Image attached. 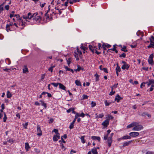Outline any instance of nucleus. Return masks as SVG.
<instances>
[{
    "label": "nucleus",
    "instance_id": "1",
    "mask_svg": "<svg viewBox=\"0 0 154 154\" xmlns=\"http://www.w3.org/2000/svg\"><path fill=\"white\" fill-rule=\"evenodd\" d=\"M38 15L37 13H35L33 14H32L30 13H29L27 14V16L23 15V19L26 20V21H29V20L31 19L34 16H36Z\"/></svg>",
    "mask_w": 154,
    "mask_h": 154
},
{
    "label": "nucleus",
    "instance_id": "2",
    "mask_svg": "<svg viewBox=\"0 0 154 154\" xmlns=\"http://www.w3.org/2000/svg\"><path fill=\"white\" fill-rule=\"evenodd\" d=\"M136 125L134 126L132 130L136 131H139L143 128V127L141 125H140L139 122H135Z\"/></svg>",
    "mask_w": 154,
    "mask_h": 154
},
{
    "label": "nucleus",
    "instance_id": "3",
    "mask_svg": "<svg viewBox=\"0 0 154 154\" xmlns=\"http://www.w3.org/2000/svg\"><path fill=\"white\" fill-rule=\"evenodd\" d=\"M114 135V133H112L111 134L110 136L108 137L107 142L108 143V145L109 147H110L111 146V144L112 142V137Z\"/></svg>",
    "mask_w": 154,
    "mask_h": 154
},
{
    "label": "nucleus",
    "instance_id": "4",
    "mask_svg": "<svg viewBox=\"0 0 154 154\" xmlns=\"http://www.w3.org/2000/svg\"><path fill=\"white\" fill-rule=\"evenodd\" d=\"M153 55L152 54L150 55L148 59V62L149 64L152 65L154 64L153 60Z\"/></svg>",
    "mask_w": 154,
    "mask_h": 154
},
{
    "label": "nucleus",
    "instance_id": "5",
    "mask_svg": "<svg viewBox=\"0 0 154 154\" xmlns=\"http://www.w3.org/2000/svg\"><path fill=\"white\" fill-rule=\"evenodd\" d=\"M129 134L130 135L131 137H135L138 136L139 134L138 132H132L129 133Z\"/></svg>",
    "mask_w": 154,
    "mask_h": 154
},
{
    "label": "nucleus",
    "instance_id": "6",
    "mask_svg": "<svg viewBox=\"0 0 154 154\" xmlns=\"http://www.w3.org/2000/svg\"><path fill=\"white\" fill-rule=\"evenodd\" d=\"M37 135L38 136H41L42 135V131L40 128V126L38 125H37Z\"/></svg>",
    "mask_w": 154,
    "mask_h": 154
},
{
    "label": "nucleus",
    "instance_id": "7",
    "mask_svg": "<svg viewBox=\"0 0 154 154\" xmlns=\"http://www.w3.org/2000/svg\"><path fill=\"white\" fill-rule=\"evenodd\" d=\"M14 11H12L11 13L10 14V17L12 18V17H15L17 18V20H18L19 19V18H20V16L19 14L14 15Z\"/></svg>",
    "mask_w": 154,
    "mask_h": 154
},
{
    "label": "nucleus",
    "instance_id": "8",
    "mask_svg": "<svg viewBox=\"0 0 154 154\" xmlns=\"http://www.w3.org/2000/svg\"><path fill=\"white\" fill-rule=\"evenodd\" d=\"M23 73L27 74L29 72V71L26 65H24L23 66Z\"/></svg>",
    "mask_w": 154,
    "mask_h": 154
},
{
    "label": "nucleus",
    "instance_id": "9",
    "mask_svg": "<svg viewBox=\"0 0 154 154\" xmlns=\"http://www.w3.org/2000/svg\"><path fill=\"white\" fill-rule=\"evenodd\" d=\"M109 124V122L108 119H106L102 123V125L105 127H107Z\"/></svg>",
    "mask_w": 154,
    "mask_h": 154
},
{
    "label": "nucleus",
    "instance_id": "10",
    "mask_svg": "<svg viewBox=\"0 0 154 154\" xmlns=\"http://www.w3.org/2000/svg\"><path fill=\"white\" fill-rule=\"evenodd\" d=\"M60 134H58L57 135H56L53 137V140L54 141H57L58 139H60Z\"/></svg>",
    "mask_w": 154,
    "mask_h": 154
},
{
    "label": "nucleus",
    "instance_id": "11",
    "mask_svg": "<svg viewBox=\"0 0 154 154\" xmlns=\"http://www.w3.org/2000/svg\"><path fill=\"white\" fill-rule=\"evenodd\" d=\"M134 141V140H131L129 141H128L125 142L123 143V146H128L129 145L130 143L132 142H133Z\"/></svg>",
    "mask_w": 154,
    "mask_h": 154
},
{
    "label": "nucleus",
    "instance_id": "12",
    "mask_svg": "<svg viewBox=\"0 0 154 154\" xmlns=\"http://www.w3.org/2000/svg\"><path fill=\"white\" fill-rule=\"evenodd\" d=\"M111 132V131L110 130H108L107 131V134H105L104 136L103 137L104 140H107L109 134L110 132Z\"/></svg>",
    "mask_w": 154,
    "mask_h": 154
},
{
    "label": "nucleus",
    "instance_id": "13",
    "mask_svg": "<svg viewBox=\"0 0 154 154\" xmlns=\"http://www.w3.org/2000/svg\"><path fill=\"white\" fill-rule=\"evenodd\" d=\"M131 139V137L130 135H125L123 136L121 138H120V139H122L123 140H127V139Z\"/></svg>",
    "mask_w": 154,
    "mask_h": 154
},
{
    "label": "nucleus",
    "instance_id": "14",
    "mask_svg": "<svg viewBox=\"0 0 154 154\" xmlns=\"http://www.w3.org/2000/svg\"><path fill=\"white\" fill-rule=\"evenodd\" d=\"M130 67V65L128 64H123L122 67V69L124 70L126 69L128 70Z\"/></svg>",
    "mask_w": 154,
    "mask_h": 154
},
{
    "label": "nucleus",
    "instance_id": "15",
    "mask_svg": "<svg viewBox=\"0 0 154 154\" xmlns=\"http://www.w3.org/2000/svg\"><path fill=\"white\" fill-rule=\"evenodd\" d=\"M122 99V98L120 97V96L119 94H118L115 98V101H117L118 102H119Z\"/></svg>",
    "mask_w": 154,
    "mask_h": 154
},
{
    "label": "nucleus",
    "instance_id": "16",
    "mask_svg": "<svg viewBox=\"0 0 154 154\" xmlns=\"http://www.w3.org/2000/svg\"><path fill=\"white\" fill-rule=\"evenodd\" d=\"M34 19L36 21H38L39 20H41L42 17L40 16V15H38H38H37L36 16H34Z\"/></svg>",
    "mask_w": 154,
    "mask_h": 154
},
{
    "label": "nucleus",
    "instance_id": "17",
    "mask_svg": "<svg viewBox=\"0 0 154 154\" xmlns=\"http://www.w3.org/2000/svg\"><path fill=\"white\" fill-rule=\"evenodd\" d=\"M25 148L26 151H29V149L30 148V147L28 143H25Z\"/></svg>",
    "mask_w": 154,
    "mask_h": 154
},
{
    "label": "nucleus",
    "instance_id": "18",
    "mask_svg": "<svg viewBox=\"0 0 154 154\" xmlns=\"http://www.w3.org/2000/svg\"><path fill=\"white\" fill-rule=\"evenodd\" d=\"M59 88L60 89L64 90H66V87L61 83L59 84Z\"/></svg>",
    "mask_w": 154,
    "mask_h": 154
},
{
    "label": "nucleus",
    "instance_id": "19",
    "mask_svg": "<svg viewBox=\"0 0 154 154\" xmlns=\"http://www.w3.org/2000/svg\"><path fill=\"white\" fill-rule=\"evenodd\" d=\"M91 138L93 140H96L99 141H100V138L99 137L92 136L91 137Z\"/></svg>",
    "mask_w": 154,
    "mask_h": 154
},
{
    "label": "nucleus",
    "instance_id": "20",
    "mask_svg": "<svg viewBox=\"0 0 154 154\" xmlns=\"http://www.w3.org/2000/svg\"><path fill=\"white\" fill-rule=\"evenodd\" d=\"M136 123L135 122H132L131 124L127 126V128H129L133 126H134V125H136Z\"/></svg>",
    "mask_w": 154,
    "mask_h": 154
},
{
    "label": "nucleus",
    "instance_id": "21",
    "mask_svg": "<svg viewBox=\"0 0 154 154\" xmlns=\"http://www.w3.org/2000/svg\"><path fill=\"white\" fill-rule=\"evenodd\" d=\"M64 67L66 71H71L72 73H74V70L72 69L69 68L67 66H64Z\"/></svg>",
    "mask_w": 154,
    "mask_h": 154
},
{
    "label": "nucleus",
    "instance_id": "22",
    "mask_svg": "<svg viewBox=\"0 0 154 154\" xmlns=\"http://www.w3.org/2000/svg\"><path fill=\"white\" fill-rule=\"evenodd\" d=\"M20 21V25H21L22 26H25V24L23 23V20L21 19V18H19V19L18 20Z\"/></svg>",
    "mask_w": 154,
    "mask_h": 154
},
{
    "label": "nucleus",
    "instance_id": "23",
    "mask_svg": "<svg viewBox=\"0 0 154 154\" xmlns=\"http://www.w3.org/2000/svg\"><path fill=\"white\" fill-rule=\"evenodd\" d=\"M91 152L93 154H98L97 150L96 147L93 148L91 149Z\"/></svg>",
    "mask_w": 154,
    "mask_h": 154
},
{
    "label": "nucleus",
    "instance_id": "24",
    "mask_svg": "<svg viewBox=\"0 0 154 154\" xmlns=\"http://www.w3.org/2000/svg\"><path fill=\"white\" fill-rule=\"evenodd\" d=\"M67 64L69 66V65L71 63V62L72 60V59L71 57H69L68 59H66Z\"/></svg>",
    "mask_w": 154,
    "mask_h": 154
},
{
    "label": "nucleus",
    "instance_id": "25",
    "mask_svg": "<svg viewBox=\"0 0 154 154\" xmlns=\"http://www.w3.org/2000/svg\"><path fill=\"white\" fill-rule=\"evenodd\" d=\"M12 94H11V93L9 91H7L6 96L7 98H10L11 97H12Z\"/></svg>",
    "mask_w": 154,
    "mask_h": 154
},
{
    "label": "nucleus",
    "instance_id": "26",
    "mask_svg": "<svg viewBox=\"0 0 154 154\" xmlns=\"http://www.w3.org/2000/svg\"><path fill=\"white\" fill-rule=\"evenodd\" d=\"M116 71H117L118 72H120L121 71V69L120 67L119 66L118 64H117V66L116 69Z\"/></svg>",
    "mask_w": 154,
    "mask_h": 154
},
{
    "label": "nucleus",
    "instance_id": "27",
    "mask_svg": "<svg viewBox=\"0 0 154 154\" xmlns=\"http://www.w3.org/2000/svg\"><path fill=\"white\" fill-rule=\"evenodd\" d=\"M89 48L90 50H91L92 52H94V48L92 45H89Z\"/></svg>",
    "mask_w": 154,
    "mask_h": 154
},
{
    "label": "nucleus",
    "instance_id": "28",
    "mask_svg": "<svg viewBox=\"0 0 154 154\" xmlns=\"http://www.w3.org/2000/svg\"><path fill=\"white\" fill-rule=\"evenodd\" d=\"M148 48H154V42L150 43V45L147 46Z\"/></svg>",
    "mask_w": 154,
    "mask_h": 154
},
{
    "label": "nucleus",
    "instance_id": "29",
    "mask_svg": "<svg viewBox=\"0 0 154 154\" xmlns=\"http://www.w3.org/2000/svg\"><path fill=\"white\" fill-rule=\"evenodd\" d=\"M95 77V80L96 81H97L99 80V75H98L97 73L95 74L94 75Z\"/></svg>",
    "mask_w": 154,
    "mask_h": 154
},
{
    "label": "nucleus",
    "instance_id": "30",
    "mask_svg": "<svg viewBox=\"0 0 154 154\" xmlns=\"http://www.w3.org/2000/svg\"><path fill=\"white\" fill-rule=\"evenodd\" d=\"M75 83L76 85L77 86H82L81 82H80L79 81L76 80L75 81Z\"/></svg>",
    "mask_w": 154,
    "mask_h": 154
},
{
    "label": "nucleus",
    "instance_id": "31",
    "mask_svg": "<svg viewBox=\"0 0 154 154\" xmlns=\"http://www.w3.org/2000/svg\"><path fill=\"white\" fill-rule=\"evenodd\" d=\"M106 119H108V121L110 119H113V117L111 115H108L107 117H106Z\"/></svg>",
    "mask_w": 154,
    "mask_h": 154
},
{
    "label": "nucleus",
    "instance_id": "32",
    "mask_svg": "<svg viewBox=\"0 0 154 154\" xmlns=\"http://www.w3.org/2000/svg\"><path fill=\"white\" fill-rule=\"evenodd\" d=\"M60 83H54L52 82L51 83V84L54 85V86L55 87H57V86L59 85Z\"/></svg>",
    "mask_w": 154,
    "mask_h": 154
},
{
    "label": "nucleus",
    "instance_id": "33",
    "mask_svg": "<svg viewBox=\"0 0 154 154\" xmlns=\"http://www.w3.org/2000/svg\"><path fill=\"white\" fill-rule=\"evenodd\" d=\"M40 102L41 103V105L44 106L45 108L47 107L46 104L44 103V102L42 100H40Z\"/></svg>",
    "mask_w": 154,
    "mask_h": 154
},
{
    "label": "nucleus",
    "instance_id": "34",
    "mask_svg": "<svg viewBox=\"0 0 154 154\" xmlns=\"http://www.w3.org/2000/svg\"><path fill=\"white\" fill-rule=\"evenodd\" d=\"M3 113L4 115V117L3 118V122H5L7 119L6 115L5 112H4Z\"/></svg>",
    "mask_w": 154,
    "mask_h": 154
},
{
    "label": "nucleus",
    "instance_id": "35",
    "mask_svg": "<svg viewBox=\"0 0 154 154\" xmlns=\"http://www.w3.org/2000/svg\"><path fill=\"white\" fill-rule=\"evenodd\" d=\"M84 137H85L84 136H82L81 137V138H80L81 141H82V143H85V140L84 138Z\"/></svg>",
    "mask_w": 154,
    "mask_h": 154
},
{
    "label": "nucleus",
    "instance_id": "36",
    "mask_svg": "<svg viewBox=\"0 0 154 154\" xmlns=\"http://www.w3.org/2000/svg\"><path fill=\"white\" fill-rule=\"evenodd\" d=\"M150 42H154V37L153 36H151L149 38Z\"/></svg>",
    "mask_w": 154,
    "mask_h": 154
},
{
    "label": "nucleus",
    "instance_id": "37",
    "mask_svg": "<svg viewBox=\"0 0 154 154\" xmlns=\"http://www.w3.org/2000/svg\"><path fill=\"white\" fill-rule=\"evenodd\" d=\"M55 67L54 66H51L48 69V70L51 72H52L53 71V68Z\"/></svg>",
    "mask_w": 154,
    "mask_h": 154
},
{
    "label": "nucleus",
    "instance_id": "38",
    "mask_svg": "<svg viewBox=\"0 0 154 154\" xmlns=\"http://www.w3.org/2000/svg\"><path fill=\"white\" fill-rule=\"evenodd\" d=\"M3 5V4L2 5L0 4V13H1L4 10V8L2 7Z\"/></svg>",
    "mask_w": 154,
    "mask_h": 154
},
{
    "label": "nucleus",
    "instance_id": "39",
    "mask_svg": "<svg viewBox=\"0 0 154 154\" xmlns=\"http://www.w3.org/2000/svg\"><path fill=\"white\" fill-rule=\"evenodd\" d=\"M149 82L152 85H153L154 84V80L152 79H149Z\"/></svg>",
    "mask_w": 154,
    "mask_h": 154
},
{
    "label": "nucleus",
    "instance_id": "40",
    "mask_svg": "<svg viewBox=\"0 0 154 154\" xmlns=\"http://www.w3.org/2000/svg\"><path fill=\"white\" fill-rule=\"evenodd\" d=\"M91 107H94L96 106V103L95 102H93V101H92V102H91Z\"/></svg>",
    "mask_w": 154,
    "mask_h": 154
},
{
    "label": "nucleus",
    "instance_id": "41",
    "mask_svg": "<svg viewBox=\"0 0 154 154\" xmlns=\"http://www.w3.org/2000/svg\"><path fill=\"white\" fill-rule=\"evenodd\" d=\"M126 46H124V47L122 48V49H121V50L125 52H127V50L126 49Z\"/></svg>",
    "mask_w": 154,
    "mask_h": 154
},
{
    "label": "nucleus",
    "instance_id": "42",
    "mask_svg": "<svg viewBox=\"0 0 154 154\" xmlns=\"http://www.w3.org/2000/svg\"><path fill=\"white\" fill-rule=\"evenodd\" d=\"M104 103L105 104V106H109V104L111 103H109V102L108 103L107 102V100H106L105 101Z\"/></svg>",
    "mask_w": 154,
    "mask_h": 154
},
{
    "label": "nucleus",
    "instance_id": "43",
    "mask_svg": "<svg viewBox=\"0 0 154 154\" xmlns=\"http://www.w3.org/2000/svg\"><path fill=\"white\" fill-rule=\"evenodd\" d=\"M74 126V124H73V123H71L69 125V128L70 129H71L73 128Z\"/></svg>",
    "mask_w": 154,
    "mask_h": 154
},
{
    "label": "nucleus",
    "instance_id": "44",
    "mask_svg": "<svg viewBox=\"0 0 154 154\" xmlns=\"http://www.w3.org/2000/svg\"><path fill=\"white\" fill-rule=\"evenodd\" d=\"M10 25L9 24H7L6 26V30L8 32L9 31V30L10 29Z\"/></svg>",
    "mask_w": 154,
    "mask_h": 154
},
{
    "label": "nucleus",
    "instance_id": "45",
    "mask_svg": "<svg viewBox=\"0 0 154 154\" xmlns=\"http://www.w3.org/2000/svg\"><path fill=\"white\" fill-rule=\"evenodd\" d=\"M28 125V122H26L25 124H23V125L24 127V128L25 129H26L27 128V127Z\"/></svg>",
    "mask_w": 154,
    "mask_h": 154
},
{
    "label": "nucleus",
    "instance_id": "46",
    "mask_svg": "<svg viewBox=\"0 0 154 154\" xmlns=\"http://www.w3.org/2000/svg\"><path fill=\"white\" fill-rule=\"evenodd\" d=\"M53 131H54V132L56 134V135H57L58 134H59L58 133V131L57 129H54L53 130Z\"/></svg>",
    "mask_w": 154,
    "mask_h": 154
},
{
    "label": "nucleus",
    "instance_id": "47",
    "mask_svg": "<svg viewBox=\"0 0 154 154\" xmlns=\"http://www.w3.org/2000/svg\"><path fill=\"white\" fill-rule=\"evenodd\" d=\"M126 56V54L125 53H123L122 54L119 55V57H125Z\"/></svg>",
    "mask_w": 154,
    "mask_h": 154
},
{
    "label": "nucleus",
    "instance_id": "48",
    "mask_svg": "<svg viewBox=\"0 0 154 154\" xmlns=\"http://www.w3.org/2000/svg\"><path fill=\"white\" fill-rule=\"evenodd\" d=\"M154 87V85H152L151 87L149 88V91H152L153 90V87Z\"/></svg>",
    "mask_w": 154,
    "mask_h": 154
},
{
    "label": "nucleus",
    "instance_id": "49",
    "mask_svg": "<svg viewBox=\"0 0 154 154\" xmlns=\"http://www.w3.org/2000/svg\"><path fill=\"white\" fill-rule=\"evenodd\" d=\"M88 96L86 95H83V99H87Z\"/></svg>",
    "mask_w": 154,
    "mask_h": 154
},
{
    "label": "nucleus",
    "instance_id": "50",
    "mask_svg": "<svg viewBox=\"0 0 154 154\" xmlns=\"http://www.w3.org/2000/svg\"><path fill=\"white\" fill-rule=\"evenodd\" d=\"M104 114L103 113L100 114L98 115V117L99 118H102L104 116Z\"/></svg>",
    "mask_w": 154,
    "mask_h": 154
},
{
    "label": "nucleus",
    "instance_id": "51",
    "mask_svg": "<svg viewBox=\"0 0 154 154\" xmlns=\"http://www.w3.org/2000/svg\"><path fill=\"white\" fill-rule=\"evenodd\" d=\"M7 141L10 143H11L13 142V140L12 139H7Z\"/></svg>",
    "mask_w": 154,
    "mask_h": 154
},
{
    "label": "nucleus",
    "instance_id": "52",
    "mask_svg": "<svg viewBox=\"0 0 154 154\" xmlns=\"http://www.w3.org/2000/svg\"><path fill=\"white\" fill-rule=\"evenodd\" d=\"M54 121V119L53 118H51L49 120V123L50 124L52 123Z\"/></svg>",
    "mask_w": 154,
    "mask_h": 154
},
{
    "label": "nucleus",
    "instance_id": "53",
    "mask_svg": "<svg viewBox=\"0 0 154 154\" xmlns=\"http://www.w3.org/2000/svg\"><path fill=\"white\" fill-rule=\"evenodd\" d=\"M115 93V91H111L109 94V95L110 96H112Z\"/></svg>",
    "mask_w": 154,
    "mask_h": 154
},
{
    "label": "nucleus",
    "instance_id": "54",
    "mask_svg": "<svg viewBox=\"0 0 154 154\" xmlns=\"http://www.w3.org/2000/svg\"><path fill=\"white\" fill-rule=\"evenodd\" d=\"M9 8V6L8 5H7L5 6V9H6L7 10H8Z\"/></svg>",
    "mask_w": 154,
    "mask_h": 154
},
{
    "label": "nucleus",
    "instance_id": "55",
    "mask_svg": "<svg viewBox=\"0 0 154 154\" xmlns=\"http://www.w3.org/2000/svg\"><path fill=\"white\" fill-rule=\"evenodd\" d=\"M73 108H70L69 109H68L67 110V112L68 113H69L70 112H71V111H72V109H73Z\"/></svg>",
    "mask_w": 154,
    "mask_h": 154
},
{
    "label": "nucleus",
    "instance_id": "56",
    "mask_svg": "<svg viewBox=\"0 0 154 154\" xmlns=\"http://www.w3.org/2000/svg\"><path fill=\"white\" fill-rule=\"evenodd\" d=\"M105 47H106L107 48H109L111 47V45L106 43V45H105Z\"/></svg>",
    "mask_w": 154,
    "mask_h": 154
},
{
    "label": "nucleus",
    "instance_id": "57",
    "mask_svg": "<svg viewBox=\"0 0 154 154\" xmlns=\"http://www.w3.org/2000/svg\"><path fill=\"white\" fill-rule=\"evenodd\" d=\"M103 70L104 71V72H106V73H108V71H107V69L106 68H103Z\"/></svg>",
    "mask_w": 154,
    "mask_h": 154
},
{
    "label": "nucleus",
    "instance_id": "58",
    "mask_svg": "<svg viewBox=\"0 0 154 154\" xmlns=\"http://www.w3.org/2000/svg\"><path fill=\"white\" fill-rule=\"evenodd\" d=\"M77 67V70H78V71H79L81 69V67L79 65H78Z\"/></svg>",
    "mask_w": 154,
    "mask_h": 154
},
{
    "label": "nucleus",
    "instance_id": "59",
    "mask_svg": "<svg viewBox=\"0 0 154 154\" xmlns=\"http://www.w3.org/2000/svg\"><path fill=\"white\" fill-rule=\"evenodd\" d=\"M48 12H47L45 14V16L46 17L47 19H48L49 18V16L48 15Z\"/></svg>",
    "mask_w": 154,
    "mask_h": 154
},
{
    "label": "nucleus",
    "instance_id": "60",
    "mask_svg": "<svg viewBox=\"0 0 154 154\" xmlns=\"http://www.w3.org/2000/svg\"><path fill=\"white\" fill-rule=\"evenodd\" d=\"M85 114L83 113H82L80 115V116L82 117H84L85 116Z\"/></svg>",
    "mask_w": 154,
    "mask_h": 154
},
{
    "label": "nucleus",
    "instance_id": "61",
    "mask_svg": "<svg viewBox=\"0 0 154 154\" xmlns=\"http://www.w3.org/2000/svg\"><path fill=\"white\" fill-rule=\"evenodd\" d=\"M146 113L145 112H143L141 116H146Z\"/></svg>",
    "mask_w": 154,
    "mask_h": 154
},
{
    "label": "nucleus",
    "instance_id": "62",
    "mask_svg": "<svg viewBox=\"0 0 154 154\" xmlns=\"http://www.w3.org/2000/svg\"><path fill=\"white\" fill-rule=\"evenodd\" d=\"M47 94H48V97H52V95L51 94L47 92Z\"/></svg>",
    "mask_w": 154,
    "mask_h": 154
},
{
    "label": "nucleus",
    "instance_id": "63",
    "mask_svg": "<svg viewBox=\"0 0 154 154\" xmlns=\"http://www.w3.org/2000/svg\"><path fill=\"white\" fill-rule=\"evenodd\" d=\"M1 107L2 109H5V105L4 103L2 104L1 105Z\"/></svg>",
    "mask_w": 154,
    "mask_h": 154
},
{
    "label": "nucleus",
    "instance_id": "64",
    "mask_svg": "<svg viewBox=\"0 0 154 154\" xmlns=\"http://www.w3.org/2000/svg\"><path fill=\"white\" fill-rule=\"evenodd\" d=\"M16 116L18 117L19 119H20V114L19 113H18L16 114Z\"/></svg>",
    "mask_w": 154,
    "mask_h": 154
}]
</instances>
